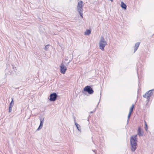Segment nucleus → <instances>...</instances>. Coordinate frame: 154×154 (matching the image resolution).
I'll use <instances>...</instances> for the list:
<instances>
[{
    "label": "nucleus",
    "mask_w": 154,
    "mask_h": 154,
    "mask_svg": "<svg viewBox=\"0 0 154 154\" xmlns=\"http://www.w3.org/2000/svg\"><path fill=\"white\" fill-rule=\"evenodd\" d=\"M137 135L132 136L130 139V143L131 146V150L132 152L135 151L137 148Z\"/></svg>",
    "instance_id": "nucleus-1"
},
{
    "label": "nucleus",
    "mask_w": 154,
    "mask_h": 154,
    "mask_svg": "<svg viewBox=\"0 0 154 154\" xmlns=\"http://www.w3.org/2000/svg\"><path fill=\"white\" fill-rule=\"evenodd\" d=\"M99 48L102 51H104V47L106 45L107 42L103 37H101L99 41Z\"/></svg>",
    "instance_id": "nucleus-2"
},
{
    "label": "nucleus",
    "mask_w": 154,
    "mask_h": 154,
    "mask_svg": "<svg viewBox=\"0 0 154 154\" xmlns=\"http://www.w3.org/2000/svg\"><path fill=\"white\" fill-rule=\"evenodd\" d=\"M83 2L82 1H80L78 2L77 6V10L79 12V14H80L81 17L82 18H83V9L82 7L83 6Z\"/></svg>",
    "instance_id": "nucleus-3"
},
{
    "label": "nucleus",
    "mask_w": 154,
    "mask_h": 154,
    "mask_svg": "<svg viewBox=\"0 0 154 154\" xmlns=\"http://www.w3.org/2000/svg\"><path fill=\"white\" fill-rule=\"evenodd\" d=\"M60 72L64 74L67 70V68L63 63H62L60 66Z\"/></svg>",
    "instance_id": "nucleus-4"
},
{
    "label": "nucleus",
    "mask_w": 154,
    "mask_h": 154,
    "mask_svg": "<svg viewBox=\"0 0 154 154\" xmlns=\"http://www.w3.org/2000/svg\"><path fill=\"white\" fill-rule=\"evenodd\" d=\"M84 91L88 92L89 94H91L94 92V91L89 86H87L84 88Z\"/></svg>",
    "instance_id": "nucleus-5"
},
{
    "label": "nucleus",
    "mask_w": 154,
    "mask_h": 154,
    "mask_svg": "<svg viewBox=\"0 0 154 154\" xmlns=\"http://www.w3.org/2000/svg\"><path fill=\"white\" fill-rule=\"evenodd\" d=\"M57 95L55 93H53L50 94V96L49 100L51 101H54L56 100Z\"/></svg>",
    "instance_id": "nucleus-6"
},
{
    "label": "nucleus",
    "mask_w": 154,
    "mask_h": 154,
    "mask_svg": "<svg viewBox=\"0 0 154 154\" xmlns=\"http://www.w3.org/2000/svg\"><path fill=\"white\" fill-rule=\"evenodd\" d=\"M152 94V90L149 91L147 92L143 95L145 98H148L151 97Z\"/></svg>",
    "instance_id": "nucleus-7"
},
{
    "label": "nucleus",
    "mask_w": 154,
    "mask_h": 154,
    "mask_svg": "<svg viewBox=\"0 0 154 154\" xmlns=\"http://www.w3.org/2000/svg\"><path fill=\"white\" fill-rule=\"evenodd\" d=\"M40 125L38 127V128L37 129V131H39L42 128L43 125V122L44 121V119H40Z\"/></svg>",
    "instance_id": "nucleus-8"
},
{
    "label": "nucleus",
    "mask_w": 154,
    "mask_h": 154,
    "mask_svg": "<svg viewBox=\"0 0 154 154\" xmlns=\"http://www.w3.org/2000/svg\"><path fill=\"white\" fill-rule=\"evenodd\" d=\"M143 131L142 130L140 127H139L138 130V134L140 136H142L143 134Z\"/></svg>",
    "instance_id": "nucleus-9"
},
{
    "label": "nucleus",
    "mask_w": 154,
    "mask_h": 154,
    "mask_svg": "<svg viewBox=\"0 0 154 154\" xmlns=\"http://www.w3.org/2000/svg\"><path fill=\"white\" fill-rule=\"evenodd\" d=\"M91 33V29H87L85 32L84 34L85 35H89Z\"/></svg>",
    "instance_id": "nucleus-10"
},
{
    "label": "nucleus",
    "mask_w": 154,
    "mask_h": 154,
    "mask_svg": "<svg viewBox=\"0 0 154 154\" xmlns=\"http://www.w3.org/2000/svg\"><path fill=\"white\" fill-rule=\"evenodd\" d=\"M121 6L122 8L124 10H126V5L123 2H121Z\"/></svg>",
    "instance_id": "nucleus-11"
},
{
    "label": "nucleus",
    "mask_w": 154,
    "mask_h": 154,
    "mask_svg": "<svg viewBox=\"0 0 154 154\" xmlns=\"http://www.w3.org/2000/svg\"><path fill=\"white\" fill-rule=\"evenodd\" d=\"M140 44V43L138 42L137 43L135 44V46H134V52H135L137 50V48H138Z\"/></svg>",
    "instance_id": "nucleus-12"
},
{
    "label": "nucleus",
    "mask_w": 154,
    "mask_h": 154,
    "mask_svg": "<svg viewBox=\"0 0 154 154\" xmlns=\"http://www.w3.org/2000/svg\"><path fill=\"white\" fill-rule=\"evenodd\" d=\"M75 125L76 126L78 130L79 131H81V128H80V125L76 122L75 123Z\"/></svg>",
    "instance_id": "nucleus-13"
},
{
    "label": "nucleus",
    "mask_w": 154,
    "mask_h": 154,
    "mask_svg": "<svg viewBox=\"0 0 154 154\" xmlns=\"http://www.w3.org/2000/svg\"><path fill=\"white\" fill-rule=\"evenodd\" d=\"M14 105V102L13 100V99H12V101L10 103L9 107H13Z\"/></svg>",
    "instance_id": "nucleus-14"
},
{
    "label": "nucleus",
    "mask_w": 154,
    "mask_h": 154,
    "mask_svg": "<svg viewBox=\"0 0 154 154\" xmlns=\"http://www.w3.org/2000/svg\"><path fill=\"white\" fill-rule=\"evenodd\" d=\"M134 107V105L133 104L130 108V111H129L130 112H131V113L132 112V111L133 110Z\"/></svg>",
    "instance_id": "nucleus-15"
},
{
    "label": "nucleus",
    "mask_w": 154,
    "mask_h": 154,
    "mask_svg": "<svg viewBox=\"0 0 154 154\" xmlns=\"http://www.w3.org/2000/svg\"><path fill=\"white\" fill-rule=\"evenodd\" d=\"M49 48V45H46L45 46V49L46 51H47L48 49Z\"/></svg>",
    "instance_id": "nucleus-16"
},
{
    "label": "nucleus",
    "mask_w": 154,
    "mask_h": 154,
    "mask_svg": "<svg viewBox=\"0 0 154 154\" xmlns=\"http://www.w3.org/2000/svg\"><path fill=\"white\" fill-rule=\"evenodd\" d=\"M12 107H9V112H11L12 111Z\"/></svg>",
    "instance_id": "nucleus-17"
},
{
    "label": "nucleus",
    "mask_w": 154,
    "mask_h": 154,
    "mask_svg": "<svg viewBox=\"0 0 154 154\" xmlns=\"http://www.w3.org/2000/svg\"><path fill=\"white\" fill-rule=\"evenodd\" d=\"M131 112H129V114L128 115V119H129V118H130V116L131 115Z\"/></svg>",
    "instance_id": "nucleus-18"
},
{
    "label": "nucleus",
    "mask_w": 154,
    "mask_h": 154,
    "mask_svg": "<svg viewBox=\"0 0 154 154\" xmlns=\"http://www.w3.org/2000/svg\"><path fill=\"white\" fill-rule=\"evenodd\" d=\"M111 2H112L113 1V0H109Z\"/></svg>",
    "instance_id": "nucleus-19"
},
{
    "label": "nucleus",
    "mask_w": 154,
    "mask_h": 154,
    "mask_svg": "<svg viewBox=\"0 0 154 154\" xmlns=\"http://www.w3.org/2000/svg\"><path fill=\"white\" fill-rule=\"evenodd\" d=\"M92 112H90V113H92Z\"/></svg>",
    "instance_id": "nucleus-20"
},
{
    "label": "nucleus",
    "mask_w": 154,
    "mask_h": 154,
    "mask_svg": "<svg viewBox=\"0 0 154 154\" xmlns=\"http://www.w3.org/2000/svg\"><path fill=\"white\" fill-rule=\"evenodd\" d=\"M146 126H147V125H146Z\"/></svg>",
    "instance_id": "nucleus-21"
}]
</instances>
